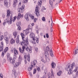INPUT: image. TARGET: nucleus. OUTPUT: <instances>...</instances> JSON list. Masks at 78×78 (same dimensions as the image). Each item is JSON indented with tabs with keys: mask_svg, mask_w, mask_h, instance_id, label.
Returning <instances> with one entry per match:
<instances>
[{
	"mask_svg": "<svg viewBox=\"0 0 78 78\" xmlns=\"http://www.w3.org/2000/svg\"><path fill=\"white\" fill-rule=\"evenodd\" d=\"M50 54L51 56H53V52H52V50L51 49L50 50Z\"/></svg>",
	"mask_w": 78,
	"mask_h": 78,
	"instance_id": "nucleus-32",
	"label": "nucleus"
},
{
	"mask_svg": "<svg viewBox=\"0 0 78 78\" xmlns=\"http://www.w3.org/2000/svg\"><path fill=\"white\" fill-rule=\"evenodd\" d=\"M4 5L6 8H8V2L6 0H5L4 1Z\"/></svg>",
	"mask_w": 78,
	"mask_h": 78,
	"instance_id": "nucleus-15",
	"label": "nucleus"
},
{
	"mask_svg": "<svg viewBox=\"0 0 78 78\" xmlns=\"http://www.w3.org/2000/svg\"><path fill=\"white\" fill-rule=\"evenodd\" d=\"M33 68V65H31L29 67L28 69V71H31V70Z\"/></svg>",
	"mask_w": 78,
	"mask_h": 78,
	"instance_id": "nucleus-16",
	"label": "nucleus"
},
{
	"mask_svg": "<svg viewBox=\"0 0 78 78\" xmlns=\"http://www.w3.org/2000/svg\"><path fill=\"white\" fill-rule=\"evenodd\" d=\"M4 39L7 44H9V38H8V37H5L4 38Z\"/></svg>",
	"mask_w": 78,
	"mask_h": 78,
	"instance_id": "nucleus-13",
	"label": "nucleus"
},
{
	"mask_svg": "<svg viewBox=\"0 0 78 78\" xmlns=\"http://www.w3.org/2000/svg\"><path fill=\"white\" fill-rule=\"evenodd\" d=\"M51 32H53V28H52V27L51 28Z\"/></svg>",
	"mask_w": 78,
	"mask_h": 78,
	"instance_id": "nucleus-64",
	"label": "nucleus"
},
{
	"mask_svg": "<svg viewBox=\"0 0 78 78\" xmlns=\"http://www.w3.org/2000/svg\"><path fill=\"white\" fill-rule=\"evenodd\" d=\"M25 19H26V20H27V21L29 20H28V15L27 14H26L25 15Z\"/></svg>",
	"mask_w": 78,
	"mask_h": 78,
	"instance_id": "nucleus-26",
	"label": "nucleus"
},
{
	"mask_svg": "<svg viewBox=\"0 0 78 78\" xmlns=\"http://www.w3.org/2000/svg\"><path fill=\"white\" fill-rule=\"evenodd\" d=\"M78 53V49H77L75 51V54L74 55H76V54H77Z\"/></svg>",
	"mask_w": 78,
	"mask_h": 78,
	"instance_id": "nucleus-47",
	"label": "nucleus"
},
{
	"mask_svg": "<svg viewBox=\"0 0 78 78\" xmlns=\"http://www.w3.org/2000/svg\"><path fill=\"white\" fill-rule=\"evenodd\" d=\"M37 69H34V70L33 74H35L36 73Z\"/></svg>",
	"mask_w": 78,
	"mask_h": 78,
	"instance_id": "nucleus-45",
	"label": "nucleus"
},
{
	"mask_svg": "<svg viewBox=\"0 0 78 78\" xmlns=\"http://www.w3.org/2000/svg\"><path fill=\"white\" fill-rule=\"evenodd\" d=\"M77 70H78V67L76 66V67L75 69L73 71V72H76L77 71Z\"/></svg>",
	"mask_w": 78,
	"mask_h": 78,
	"instance_id": "nucleus-37",
	"label": "nucleus"
},
{
	"mask_svg": "<svg viewBox=\"0 0 78 78\" xmlns=\"http://www.w3.org/2000/svg\"><path fill=\"white\" fill-rule=\"evenodd\" d=\"M42 20H43V21H45V17H43L42 18Z\"/></svg>",
	"mask_w": 78,
	"mask_h": 78,
	"instance_id": "nucleus-51",
	"label": "nucleus"
},
{
	"mask_svg": "<svg viewBox=\"0 0 78 78\" xmlns=\"http://www.w3.org/2000/svg\"><path fill=\"white\" fill-rule=\"evenodd\" d=\"M4 55H5V54L4 53V52L2 51V57H3L4 56Z\"/></svg>",
	"mask_w": 78,
	"mask_h": 78,
	"instance_id": "nucleus-59",
	"label": "nucleus"
},
{
	"mask_svg": "<svg viewBox=\"0 0 78 78\" xmlns=\"http://www.w3.org/2000/svg\"><path fill=\"white\" fill-rule=\"evenodd\" d=\"M3 38H4V37H3V36L2 35L1 36V41H2V40H3Z\"/></svg>",
	"mask_w": 78,
	"mask_h": 78,
	"instance_id": "nucleus-58",
	"label": "nucleus"
},
{
	"mask_svg": "<svg viewBox=\"0 0 78 78\" xmlns=\"http://www.w3.org/2000/svg\"><path fill=\"white\" fill-rule=\"evenodd\" d=\"M42 3V0H41L40 1H38V5H41V4Z\"/></svg>",
	"mask_w": 78,
	"mask_h": 78,
	"instance_id": "nucleus-39",
	"label": "nucleus"
},
{
	"mask_svg": "<svg viewBox=\"0 0 78 78\" xmlns=\"http://www.w3.org/2000/svg\"><path fill=\"white\" fill-rule=\"evenodd\" d=\"M23 3H27V2H28V0H23Z\"/></svg>",
	"mask_w": 78,
	"mask_h": 78,
	"instance_id": "nucleus-42",
	"label": "nucleus"
},
{
	"mask_svg": "<svg viewBox=\"0 0 78 78\" xmlns=\"http://www.w3.org/2000/svg\"><path fill=\"white\" fill-rule=\"evenodd\" d=\"M34 22H36V18H35L34 20Z\"/></svg>",
	"mask_w": 78,
	"mask_h": 78,
	"instance_id": "nucleus-62",
	"label": "nucleus"
},
{
	"mask_svg": "<svg viewBox=\"0 0 78 78\" xmlns=\"http://www.w3.org/2000/svg\"><path fill=\"white\" fill-rule=\"evenodd\" d=\"M51 78H54V74L53 73H51Z\"/></svg>",
	"mask_w": 78,
	"mask_h": 78,
	"instance_id": "nucleus-49",
	"label": "nucleus"
},
{
	"mask_svg": "<svg viewBox=\"0 0 78 78\" xmlns=\"http://www.w3.org/2000/svg\"><path fill=\"white\" fill-rule=\"evenodd\" d=\"M48 78H51L50 74L48 75Z\"/></svg>",
	"mask_w": 78,
	"mask_h": 78,
	"instance_id": "nucleus-63",
	"label": "nucleus"
},
{
	"mask_svg": "<svg viewBox=\"0 0 78 78\" xmlns=\"http://www.w3.org/2000/svg\"><path fill=\"white\" fill-rule=\"evenodd\" d=\"M46 61L47 62H49L50 61V59L48 58V57H47V58H45Z\"/></svg>",
	"mask_w": 78,
	"mask_h": 78,
	"instance_id": "nucleus-34",
	"label": "nucleus"
},
{
	"mask_svg": "<svg viewBox=\"0 0 78 78\" xmlns=\"http://www.w3.org/2000/svg\"><path fill=\"white\" fill-rule=\"evenodd\" d=\"M20 65V62H16L15 65H14V67H18V66H19V65Z\"/></svg>",
	"mask_w": 78,
	"mask_h": 78,
	"instance_id": "nucleus-12",
	"label": "nucleus"
},
{
	"mask_svg": "<svg viewBox=\"0 0 78 78\" xmlns=\"http://www.w3.org/2000/svg\"><path fill=\"white\" fill-rule=\"evenodd\" d=\"M44 55L45 56V58L49 57V53H48V51L45 52L44 53Z\"/></svg>",
	"mask_w": 78,
	"mask_h": 78,
	"instance_id": "nucleus-20",
	"label": "nucleus"
},
{
	"mask_svg": "<svg viewBox=\"0 0 78 78\" xmlns=\"http://www.w3.org/2000/svg\"><path fill=\"white\" fill-rule=\"evenodd\" d=\"M24 58H25V59H26V58H27V54H26L25 53H24Z\"/></svg>",
	"mask_w": 78,
	"mask_h": 78,
	"instance_id": "nucleus-50",
	"label": "nucleus"
},
{
	"mask_svg": "<svg viewBox=\"0 0 78 78\" xmlns=\"http://www.w3.org/2000/svg\"><path fill=\"white\" fill-rule=\"evenodd\" d=\"M8 50V47H6L4 50V52L6 53Z\"/></svg>",
	"mask_w": 78,
	"mask_h": 78,
	"instance_id": "nucleus-33",
	"label": "nucleus"
},
{
	"mask_svg": "<svg viewBox=\"0 0 78 78\" xmlns=\"http://www.w3.org/2000/svg\"><path fill=\"white\" fill-rule=\"evenodd\" d=\"M39 8L36 6L35 8V14H36L37 17H39L40 16V14H39Z\"/></svg>",
	"mask_w": 78,
	"mask_h": 78,
	"instance_id": "nucleus-5",
	"label": "nucleus"
},
{
	"mask_svg": "<svg viewBox=\"0 0 78 78\" xmlns=\"http://www.w3.org/2000/svg\"><path fill=\"white\" fill-rule=\"evenodd\" d=\"M1 45H0V46H1V47H3V41H2L1 42Z\"/></svg>",
	"mask_w": 78,
	"mask_h": 78,
	"instance_id": "nucleus-52",
	"label": "nucleus"
},
{
	"mask_svg": "<svg viewBox=\"0 0 78 78\" xmlns=\"http://www.w3.org/2000/svg\"><path fill=\"white\" fill-rule=\"evenodd\" d=\"M24 34H25V35H27V34L29 33V31H28V30L27 29L26 30H24L23 31Z\"/></svg>",
	"mask_w": 78,
	"mask_h": 78,
	"instance_id": "nucleus-23",
	"label": "nucleus"
},
{
	"mask_svg": "<svg viewBox=\"0 0 78 78\" xmlns=\"http://www.w3.org/2000/svg\"><path fill=\"white\" fill-rule=\"evenodd\" d=\"M18 60L19 61H22V57L21 55L19 56V57L18 58Z\"/></svg>",
	"mask_w": 78,
	"mask_h": 78,
	"instance_id": "nucleus-29",
	"label": "nucleus"
},
{
	"mask_svg": "<svg viewBox=\"0 0 78 78\" xmlns=\"http://www.w3.org/2000/svg\"><path fill=\"white\" fill-rule=\"evenodd\" d=\"M41 61L43 62H45V61L44 60V58H42L41 60Z\"/></svg>",
	"mask_w": 78,
	"mask_h": 78,
	"instance_id": "nucleus-53",
	"label": "nucleus"
},
{
	"mask_svg": "<svg viewBox=\"0 0 78 78\" xmlns=\"http://www.w3.org/2000/svg\"><path fill=\"white\" fill-rule=\"evenodd\" d=\"M35 51H37H37H38V48H35Z\"/></svg>",
	"mask_w": 78,
	"mask_h": 78,
	"instance_id": "nucleus-60",
	"label": "nucleus"
},
{
	"mask_svg": "<svg viewBox=\"0 0 78 78\" xmlns=\"http://www.w3.org/2000/svg\"><path fill=\"white\" fill-rule=\"evenodd\" d=\"M5 21L7 23V22H9V19L7 18L5 20Z\"/></svg>",
	"mask_w": 78,
	"mask_h": 78,
	"instance_id": "nucleus-43",
	"label": "nucleus"
},
{
	"mask_svg": "<svg viewBox=\"0 0 78 78\" xmlns=\"http://www.w3.org/2000/svg\"><path fill=\"white\" fill-rule=\"evenodd\" d=\"M51 66L53 69H55V67H56V63L53 62H52V63H51Z\"/></svg>",
	"mask_w": 78,
	"mask_h": 78,
	"instance_id": "nucleus-19",
	"label": "nucleus"
},
{
	"mask_svg": "<svg viewBox=\"0 0 78 78\" xmlns=\"http://www.w3.org/2000/svg\"><path fill=\"white\" fill-rule=\"evenodd\" d=\"M21 37H22V39L23 40V41L24 39H25V34H23V33H21Z\"/></svg>",
	"mask_w": 78,
	"mask_h": 78,
	"instance_id": "nucleus-18",
	"label": "nucleus"
},
{
	"mask_svg": "<svg viewBox=\"0 0 78 78\" xmlns=\"http://www.w3.org/2000/svg\"><path fill=\"white\" fill-rule=\"evenodd\" d=\"M13 2L14 3L13 4V7L15 8V7H16L17 4V2H18V0H14Z\"/></svg>",
	"mask_w": 78,
	"mask_h": 78,
	"instance_id": "nucleus-8",
	"label": "nucleus"
},
{
	"mask_svg": "<svg viewBox=\"0 0 78 78\" xmlns=\"http://www.w3.org/2000/svg\"><path fill=\"white\" fill-rule=\"evenodd\" d=\"M13 35L15 38H16L17 36V32L15 31L13 33Z\"/></svg>",
	"mask_w": 78,
	"mask_h": 78,
	"instance_id": "nucleus-14",
	"label": "nucleus"
},
{
	"mask_svg": "<svg viewBox=\"0 0 78 78\" xmlns=\"http://www.w3.org/2000/svg\"><path fill=\"white\" fill-rule=\"evenodd\" d=\"M19 35H18L17 36V37L16 39V42L18 44L19 42Z\"/></svg>",
	"mask_w": 78,
	"mask_h": 78,
	"instance_id": "nucleus-24",
	"label": "nucleus"
},
{
	"mask_svg": "<svg viewBox=\"0 0 78 78\" xmlns=\"http://www.w3.org/2000/svg\"><path fill=\"white\" fill-rule=\"evenodd\" d=\"M20 18V16H18L17 17V20H19Z\"/></svg>",
	"mask_w": 78,
	"mask_h": 78,
	"instance_id": "nucleus-61",
	"label": "nucleus"
},
{
	"mask_svg": "<svg viewBox=\"0 0 78 78\" xmlns=\"http://www.w3.org/2000/svg\"><path fill=\"white\" fill-rule=\"evenodd\" d=\"M3 78V74H2V73H0V78Z\"/></svg>",
	"mask_w": 78,
	"mask_h": 78,
	"instance_id": "nucleus-46",
	"label": "nucleus"
},
{
	"mask_svg": "<svg viewBox=\"0 0 78 78\" xmlns=\"http://www.w3.org/2000/svg\"><path fill=\"white\" fill-rule=\"evenodd\" d=\"M18 31H21L22 30V28H21V27L19 26L18 27Z\"/></svg>",
	"mask_w": 78,
	"mask_h": 78,
	"instance_id": "nucleus-40",
	"label": "nucleus"
},
{
	"mask_svg": "<svg viewBox=\"0 0 78 78\" xmlns=\"http://www.w3.org/2000/svg\"><path fill=\"white\" fill-rule=\"evenodd\" d=\"M30 37H31L33 40V41H32V43L33 44H36V42L37 43H39V40L38 39H35V37H34V34L33 33H31L30 35Z\"/></svg>",
	"mask_w": 78,
	"mask_h": 78,
	"instance_id": "nucleus-1",
	"label": "nucleus"
},
{
	"mask_svg": "<svg viewBox=\"0 0 78 78\" xmlns=\"http://www.w3.org/2000/svg\"><path fill=\"white\" fill-rule=\"evenodd\" d=\"M73 73V71L72 70V69H70L69 70V72L68 73V75H71Z\"/></svg>",
	"mask_w": 78,
	"mask_h": 78,
	"instance_id": "nucleus-30",
	"label": "nucleus"
},
{
	"mask_svg": "<svg viewBox=\"0 0 78 78\" xmlns=\"http://www.w3.org/2000/svg\"><path fill=\"white\" fill-rule=\"evenodd\" d=\"M37 63V60H34V61H33V62L32 63L31 65H34V66L36 64V63Z\"/></svg>",
	"mask_w": 78,
	"mask_h": 78,
	"instance_id": "nucleus-25",
	"label": "nucleus"
},
{
	"mask_svg": "<svg viewBox=\"0 0 78 78\" xmlns=\"http://www.w3.org/2000/svg\"><path fill=\"white\" fill-rule=\"evenodd\" d=\"M46 36L47 38H48V37H49V36L48 35V34L47 33L46 34Z\"/></svg>",
	"mask_w": 78,
	"mask_h": 78,
	"instance_id": "nucleus-57",
	"label": "nucleus"
},
{
	"mask_svg": "<svg viewBox=\"0 0 78 78\" xmlns=\"http://www.w3.org/2000/svg\"><path fill=\"white\" fill-rule=\"evenodd\" d=\"M16 55H16L15 54H14L13 55V59H16Z\"/></svg>",
	"mask_w": 78,
	"mask_h": 78,
	"instance_id": "nucleus-56",
	"label": "nucleus"
},
{
	"mask_svg": "<svg viewBox=\"0 0 78 78\" xmlns=\"http://www.w3.org/2000/svg\"><path fill=\"white\" fill-rule=\"evenodd\" d=\"M27 59L29 62L30 61V54H28L27 55Z\"/></svg>",
	"mask_w": 78,
	"mask_h": 78,
	"instance_id": "nucleus-21",
	"label": "nucleus"
},
{
	"mask_svg": "<svg viewBox=\"0 0 78 78\" xmlns=\"http://www.w3.org/2000/svg\"><path fill=\"white\" fill-rule=\"evenodd\" d=\"M30 49L29 48H28V47L27 48H26V51H29L30 50Z\"/></svg>",
	"mask_w": 78,
	"mask_h": 78,
	"instance_id": "nucleus-44",
	"label": "nucleus"
},
{
	"mask_svg": "<svg viewBox=\"0 0 78 78\" xmlns=\"http://www.w3.org/2000/svg\"><path fill=\"white\" fill-rule=\"evenodd\" d=\"M62 73V71H59L58 73H57V75L58 76H61V74Z\"/></svg>",
	"mask_w": 78,
	"mask_h": 78,
	"instance_id": "nucleus-27",
	"label": "nucleus"
},
{
	"mask_svg": "<svg viewBox=\"0 0 78 78\" xmlns=\"http://www.w3.org/2000/svg\"><path fill=\"white\" fill-rule=\"evenodd\" d=\"M10 43L11 44H14L15 43V40L13 38H12L11 40Z\"/></svg>",
	"mask_w": 78,
	"mask_h": 78,
	"instance_id": "nucleus-22",
	"label": "nucleus"
},
{
	"mask_svg": "<svg viewBox=\"0 0 78 78\" xmlns=\"http://www.w3.org/2000/svg\"><path fill=\"white\" fill-rule=\"evenodd\" d=\"M10 14H11V12H10L9 10H8L7 11L6 15L7 17H9L10 16Z\"/></svg>",
	"mask_w": 78,
	"mask_h": 78,
	"instance_id": "nucleus-17",
	"label": "nucleus"
},
{
	"mask_svg": "<svg viewBox=\"0 0 78 78\" xmlns=\"http://www.w3.org/2000/svg\"><path fill=\"white\" fill-rule=\"evenodd\" d=\"M13 52L14 55H17L19 54V52L16 48H14V52Z\"/></svg>",
	"mask_w": 78,
	"mask_h": 78,
	"instance_id": "nucleus-11",
	"label": "nucleus"
},
{
	"mask_svg": "<svg viewBox=\"0 0 78 78\" xmlns=\"http://www.w3.org/2000/svg\"><path fill=\"white\" fill-rule=\"evenodd\" d=\"M28 44V38H26V41L24 39L23 40V41L21 42V45H27Z\"/></svg>",
	"mask_w": 78,
	"mask_h": 78,
	"instance_id": "nucleus-2",
	"label": "nucleus"
},
{
	"mask_svg": "<svg viewBox=\"0 0 78 78\" xmlns=\"http://www.w3.org/2000/svg\"><path fill=\"white\" fill-rule=\"evenodd\" d=\"M37 70L38 72H40V70H41V69H40V68L39 67H38L37 68Z\"/></svg>",
	"mask_w": 78,
	"mask_h": 78,
	"instance_id": "nucleus-55",
	"label": "nucleus"
},
{
	"mask_svg": "<svg viewBox=\"0 0 78 78\" xmlns=\"http://www.w3.org/2000/svg\"><path fill=\"white\" fill-rule=\"evenodd\" d=\"M27 29L28 30L29 33H31L32 31V26L29 25L28 28Z\"/></svg>",
	"mask_w": 78,
	"mask_h": 78,
	"instance_id": "nucleus-10",
	"label": "nucleus"
},
{
	"mask_svg": "<svg viewBox=\"0 0 78 78\" xmlns=\"http://www.w3.org/2000/svg\"><path fill=\"white\" fill-rule=\"evenodd\" d=\"M49 3L51 5V6H52V5H53V2H52L51 0H49Z\"/></svg>",
	"mask_w": 78,
	"mask_h": 78,
	"instance_id": "nucleus-38",
	"label": "nucleus"
},
{
	"mask_svg": "<svg viewBox=\"0 0 78 78\" xmlns=\"http://www.w3.org/2000/svg\"><path fill=\"white\" fill-rule=\"evenodd\" d=\"M16 18H17V16H15L13 17V20H12V16H10V20H9L10 23V24H12V21L14 22L16 20Z\"/></svg>",
	"mask_w": 78,
	"mask_h": 78,
	"instance_id": "nucleus-6",
	"label": "nucleus"
},
{
	"mask_svg": "<svg viewBox=\"0 0 78 78\" xmlns=\"http://www.w3.org/2000/svg\"><path fill=\"white\" fill-rule=\"evenodd\" d=\"M25 46H23L22 47V48H19V50L20 53H24V51H25Z\"/></svg>",
	"mask_w": 78,
	"mask_h": 78,
	"instance_id": "nucleus-7",
	"label": "nucleus"
},
{
	"mask_svg": "<svg viewBox=\"0 0 78 78\" xmlns=\"http://www.w3.org/2000/svg\"><path fill=\"white\" fill-rule=\"evenodd\" d=\"M8 35V33L7 32H6L4 33V36H7Z\"/></svg>",
	"mask_w": 78,
	"mask_h": 78,
	"instance_id": "nucleus-48",
	"label": "nucleus"
},
{
	"mask_svg": "<svg viewBox=\"0 0 78 78\" xmlns=\"http://www.w3.org/2000/svg\"><path fill=\"white\" fill-rule=\"evenodd\" d=\"M14 48H16L12 47L11 49V51L12 53H13L14 51Z\"/></svg>",
	"mask_w": 78,
	"mask_h": 78,
	"instance_id": "nucleus-31",
	"label": "nucleus"
},
{
	"mask_svg": "<svg viewBox=\"0 0 78 78\" xmlns=\"http://www.w3.org/2000/svg\"><path fill=\"white\" fill-rule=\"evenodd\" d=\"M49 48L48 47H47L46 48V50L47 51H49Z\"/></svg>",
	"mask_w": 78,
	"mask_h": 78,
	"instance_id": "nucleus-54",
	"label": "nucleus"
},
{
	"mask_svg": "<svg viewBox=\"0 0 78 78\" xmlns=\"http://www.w3.org/2000/svg\"><path fill=\"white\" fill-rule=\"evenodd\" d=\"M3 51V46H0V51Z\"/></svg>",
	"mask_w": 78,
	"mask_h": 78,
	"instance_id": "nucleus-35",
	"label": "nucleus"
},
{
	"mask_svg": "<svg viewBox=\"0 0 78 78\" xmlns=\"http://www.w3.org/2000/svg\"><path fill=\"white\" fill-rule=\"evenodd\" d=\"M70 66H71V67H73H73H75V63L73 62L72 63L71 66V65Z\"/></svg>",
	"mask_w": 78,
	"mask_h": 78,
	"instance_id": "nucleus-41",
	"label": "nucleus"
},
{
	"mask_svg": "<svg viewBox=\"0 0 78 78\" xmlns=\"http://www.w3.org/2000/svg\"><path fill=\"white\" fill-rule=\"evenodd\" d=\"M9 61L12 64L14 65V64H15V60L13 59H12V58H9Z\"/></svg>",
	"mask_w": 78,
	"mask_h": 78,
	"instance_id": "nucleus-9",
	"label": "nucleus"
},
{
	"mask_svg": "<svg viewBox=\"0 0 78 78\" xmlns=\"http://www.w3.org/2000/svg\"><path fill=\"white\" fill-rule=\"evenodd\" d=\"M25 7V5H23V6L21 7L20 8H17V10L18 12H20L21 13L23 12L24 11V7Z\"/></svg>",
	"mask_w": 78,
	"mask_h": 78,
	"instance_id": "nucleus-4",
	"label": "nucleus"
},
{
	"mask_svg": "<svg viewBox=\"0 0 78 78\" xmlns=\"http://www.w3.org/2000/svg\"><path fill=\"white\" fill-rule=\"evenodd\" d=\"M71 64L68 63L66 66V67L65 68V70L67 71H69L70 70H72L73 69V67L71 66Z\"/></svg>",
	"mask_w": 78,
	"mask_h": 78,
	"instance_id": "nucleus-3",
	"label": "nucleus"
},
{
	"mask_svg": "<svg viewBox=\"0 0 78 78\" xmlns=\"http://www.w3.org/2000/svg\"><path fill=\"white\" fill-rule=\"evenodd\" d=\"M12 73L13 74L14 73L15 77H16L17 76V73L16 72V71H12Z\"/></svg>",
	"mask_w": 78,
	"mask_h": 78,
	"instance_id": "nucleus-28",
	"label": "nucleus"
},
{
	"mask_svg": "<svg viewBox=\"0 0 78 78\" xmlns=\"http://www.w3.org/2000/svg\"><path fill=\"white\" fill-rule=\"evenodd\" d=\"M17 26L18 27H20L21 24H20V22H19L18 23H16Z\"/></svg>",
	"mask_w": 78,
	"mask_h": 78,
	"instance_id": "nucleus-36",
	"label": "nucleus"
}]
</instances>
